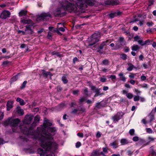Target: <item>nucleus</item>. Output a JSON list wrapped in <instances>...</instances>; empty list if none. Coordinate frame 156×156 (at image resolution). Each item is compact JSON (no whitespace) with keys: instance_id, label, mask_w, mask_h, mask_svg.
Instances as JSON below:
<instances>
[{"instance_id":"obj_1","label":"nucleus","mask_w":156,"mask_h":156,"mask_svg":"<svg viewBox=\"0 0 156 156\" xmlns=\"http://www.w3.org/2000/svg\"><path fill=\"white\" fill-rule=\"evenodd\" d=\"M52 123L49 120L44 119L43 126L37 128V130L33 134L34 138L40 141L41 146L47 149H52L55 150L58 147V144L51 141L52 136L56 131L55 128L51 127Z\"/></svg>"},{"instance_id":"obj_2","label":"nucleus","mask_w":156,"mask_h":156,"mask_svg":"<svg viewBox=\"0 0 156 156\" xmlns=\"http://www.w3.org/2000/svg\"><path fill=\"white\" fill-rule=\"evenodd\" d=\"M75 7V5L68 1H66L62 5V8L58 9L54 12V14L56 16H60L61 15V11L63 9L65 10H67L69 12H72Z\"/></svg>"},{"instance_id":"obj_3","label":"nucleus","mask_w":156,"mask_h":156,"mask_svg":"<svg viewBox=\"0 0 156 156\" xmlns=\"http://www.w3.org/2000/svg\"><path fill=\"white\" fill-rule=\"evenodd\" d=\"M100 34L99 32L94 33L92 35L91 37L88 39L89 42V46H92L98 42L101 37Z\"/></svg>"},{"instance_id":"obj_4","label":"nucleus","mask_w":156,"mask_h":156,"mask_svg":"<svg viewBox=\"0 0 156 156\" xmlns=\"http://www.w3.org/2000/svg\"><path fill=\"white\" fill-rule=\"evenodd\" d=\"M45 150L47 151H44L42 148H39L38 149V152L40 154V156H54L53 151H55L57 148L55 150H53L52 149H47L43 147Z\"/></svg>"},{"instance_id":"obj_5","label":"nucleus","mask_w":156,"mask_h":156,"mask_svg":"<svg viewBox=\"0 0 156 156\" xmlns=\"http://www.w3.org/2000/svg\"><path fill=\"white\" fill-rule=\"evenodd\" d=\"M20 122V120L18 119H13L11 118L9 119L5 122L4 125L7 126L10 125L13 127H16L19 123Z\"/></svg>"},{"instance_id":"obj_6","label":"nucleus","mask_w":156,"mask_h":156,"mask_svg":"<svg viewBox=\"0 0 156 156\" xmlns=\"http://www.w3.org/2000/svg\"><path fill=\"white\" fill-rule=\"evenodd\" d=\"M51 18V15L49 13H42L37 18V20H46Z\"/></svg>"},{"instance_id":"obj_7","label":"nucleus","mask_w":156,"mask_h":156,"mask_svg":"<svg viewBox=\"0 0 156 156\" xmlns=\"http://www.w3.org/2000/svg\"><path fill=\"white\" fill-rule=\"evenodd\" d=\"M123 115V113L122 112H118L116 114L112 117V119L114 122L116 123L121 118Z\"/></svg>"},{"instance_id":"obj_8","label":"nucleus","mask_w":156,"mask_h":156,"mask_svg":"<svg viewBox=\"0 0 156 156\" xmlns=\"http://www.w3.org/2000/svg\"><path fill=\"white\" fill-rule=\"evenodd\" d=\"M10 13L9 11L5 10L3 11L0 15L1 18L3 19H5L9 17L10 15Z\"/></svg>"},{"instance_id":"obj_9","label":"nucleus","mask_w":156,"mask_h":156,"mask_svg":"<svg viewBox=\"0 0 156 156\" xmlns=\"http://www.w3.org/2000/svg\"><path fill=\"white\" fill-rule=\"evenodd\" d=\"M20 129L21 131L23 133L25 134H29V131L30 130V128H27L26 126L24 125H23L20 126Z\"/></svg>"},{"instance_id":"obj_10","label":"nucleus","mask_w":156,"mask_h":156,"mask_svg":"<svg viewBox=\"0 0 156 156\" xmlns=\"http://www.w3.org/2000/svg\"><path fill=\"white\" fill-rule=\"evenodd\" d=\"M33 116L27 115L25 119L23 121L24 123L26 124H29L31 122V121L33 119Z\"/></svg>"},{"instance_id":"obj_11","label":"nucleus","mask_w":156,"mask_h":156,"mask_svg":"<svg viewBox=\"0 0 156 156\" xmlns=\"http://www.w3.org/2000/svg\"><path fill=\"white\" fill-rule=\"evenodd\" d=\"M105 3L107 5H116L118 4L119 1L118 0H109L107 1Z\"/></svg>"},{"instance_id":"obj_12","label":"nucleus","mask_w":156,"mask_h":156,"mask_svg":"<svg viewBox=\"0 0 156 156\" xmlns=\"http://www.w3.org/2000/svg\"><path fill=\"white\" fill-rule=\"evenodd\" d=\"M95 0H85L84 1V3H86L87 5H93L96 2Z\"/></svg>"},{"instance_id":"obj_13","label":"nucleus","mask_w":156,"mask_h":156,"mask_svg":"<svg viewBox=\"0 0 156 156\" xmlns=\"http://www.w3.org/2000/svg\"><path fill=\"white\" fill-rule=\"evenodd\" d=\"M21 22L24 24H30L32 23V21L30 19H21Z\"/></svg>"},{"instance_id":"obj_14","label":"nucleus","mask_w":156,"mask_h":156,"mask_svg":"<svg viewBox=\"0 0 156 156\" xmlns=\"http://www.w3.org/2000/svg\"><path fill=\"white\" fill-rule=\"evenodd\" d=\"M25 31L26 32V34H32L33 31L30 28V26H26V29Z\"/></svg>"},{"instance_id":"obj_15","label":"nucleus","mask_w":156,"mask_h":156,"mask_svg":"<svg viewBox=\"0 0 156 156\" xmlns=\"http://www.w3.org/2000/svg\"><path fill=\"white\" fill-rule=\"evenodd\" d=\"M121 14V12L119 11L115 12L109 14V16L111 18H114L115 16H119Z\"/></svg>"},{"instance_id":"obj_16","label":"nucleus","mask_w":156,"mask_h":156,"mask_svg":"<svg viewBox=\"0 0 156 156\" xmlns=\"http://www.w3.org/2000/svg\"><path fill=\"white\" fill-rule=\"evenodd\" d=\"M101 154H103V152H100L97 151H95L92 153L91 156H98Z\"/></svg>"},{"instance_id":"obj_17","label":"nucleus","mask_w":156,"mask_h":156,"mask_svg":"<svg viewBox=\"0 0 156 156\" xmlns=\"http://www.w3.org/2000/svg\"><path fill=\"white\" fill-rule=\"evenodd\" d=\"M13 103L11 101H9L7 104V110L9 111L13 107Z\"/></svg>"},{"instance_id":"obj_18","label":"nucleus","mask_w":156,"mask_h":156,"mask_svg":"<svg viewBox=\"0 0 156 156\" xmlns=\"http://www.w3.org/2000/svg\"><path fill=\"white\" fill-rule=\"evenodd\" d=\"M16 111L20 115H22L24 114L23 110L21 109L19 106L17 107L16 108Z\"/></svg>"},{"instance_id":"obj_19","label":"nucleus","mask_w":156,"mask_h":156,"mask_svg":"<svg viewBox=\"0 0 156 156\" xmlns=\"http://www.w3.org/2000/svg\"><path fill=\"white\" fill-rule=\"evenodd\" d=\"M40 117L39 116H36L34 118V121L32 124L33 126H34L36 125V123L38 122L40 120Z\"/></svg>"},{"instance_id":"obj_20","label":"nucleus","mask_w":156,"mask_h":156,"mask_svg":"<svg viewBox=\"0 0 156 156\" xmlns=\"http://www.w3.org/2000/svg\"><path fill=\"white\" fill-rule=\"evenodd\" d=\"M148 140L149 141H148V142H147V143H146L145 144H144L142 146V147H144L145 146H146V145H147L149 144V143L151 142L154 141L155 140V138L153 137H151V136H149L148 137Z\"/></svg>"},{"instance_id":"obj_21","label":"nucleus","mask_w":156,"mask_h":156,"mask_svg":"<svg viewBox=\"0 0 156 156\" xmlns=\"http://www.w3.org/2000/svg\"><path fill=\"white\" fill-rule=\"evenodd\" d=\"M118 76H119L120 79L122 81L125 82L126 81V78L124 75L123 73H120L118 74Z\"/></svg>"},{"instance_id":"obj_22","label":"nucleus","mask_w":156,"mask_h":156,"mask_svg":"<svg viewBox=\"0 0 156 156\" xmlns=\"http://www.w3.org/2000/svg\"><path fill=\"white\" fill-rule=\"evenodd\" d=\"M138 42L140 45L143 46L146 44L148 42V41H143L141 39H140L139 40V41H138Z\"/></svg>"},{"instance_id":"obj_23","label":"nucleus","mask_w":156,"mask_h":156,"mask_svg":"<svg viewBox=\"0 0 156 156\" xmlns=\"http://www.w3.org/2000/svg\"><path fill=\"white\" fill-rule=\"evenodd\" d=\"M120 143L122 145H124L129 143L128 140L126 139H122L120 140Z\"/></svg>"},{"instance_id":"obj_24","label":"nucleus","mask_w":156,"mask_h":156,"mask_svg":"<svg viewBox=\"0 0 156 156\" xmlns=\"http://www.w3.org/2000/svg\"><path fill=\"white\" fill-rule=\"evenodd\" d=\"M108 40H107L103 42L99 47V49H103L104 46L107 44H108Z\"/></svg>"},{"instance_id":"obj_25","label":"nucleus","mask_w":156,"mask_h":156,"mask_svg":"<svg viewBox=\"0 0 156 156\" xmlns=\"http://www.w3.org/2000/svg\"><path fill=\"white\" fill-rule=\"evenodd\" d=\"M27 10H21L19 12V16H26L27 14Z\"/></svg>"},{"instance_id":"obj_26","label":"nucleus","mask_w":156,"mask_h":156,"mask_svg":"<svg viewBox=\"0 0 156 156\" xmlns=\"http://www.w3.org/2000/svg\"><path fill=\"white\" fill-rule=\"evenodd\" d=\"M16 101H17L19 102L20 105H23L25 104L24 101L20 98H17Z\"/></svg>"},{"instance_id":"obj_27","label":"nucleus","mask_w":156,"mask_h":156,"mask_svg":"<svg viewBox=\"0 0 156 156\" xmlns=\"http://www.w3.org/2000/svg\"><path fill=\"white\" fill-rule=\"evenodd\" d=\"M43 75H44L45 76H47L48 75H50L51 77L52 76V74L49 72H46L45 71H43L42 73Z\"/></svg>"},{"instance_id":"obj_28","label":"nucleus","mask_w":156,"mask_h":156,"mask_svg":"<svg viewBox=\"0 0 156 156\" xmlns=\"http://www.w3.org/2000/svg\"><path fill=\"white\" fill-rule=\"evenodd\" d=\"M139 49V46L137 45H133L132 47V50L133 51H136Z\"/></svg>"},{"instance_id":"obj_29","label":"nucleus","mask_w":156,"mask_h":156,"mask_svg":"<svg viewBox=\"0 0 156 156\" xmlns=\"http://www.w3.org/2000/svg\"><path fill=\"white\" fill-rule=\"evenodd\" d=\"M129 67L127 68V70L128 71H131L134 67V66L131 63H129L128 64Z\"/></svg>"},{"instance_id":"obj_30","label":"nucleus","mask_w":156,"mask_h":156,"mask_svg":"<svg viewBox=\"0 0 156 156\" xmlns=\"http://www.w3.org/2000/svg\"><path fill=\"white\" fill-rule=\"evenodd\" d=\"M19 74H18V75H16V76H13V77H12L11 79V81L12 82H13L14 81H16L18 78V76H19Z\"/></svg>"},{"instance_id":"obj_31","label":"nucleus","mask_w":156,"mask_h":156,"mask_svg":"<svg viewBox=\"0 0 156 156\" xmlns=\"http://www.w3.org/2000/svg\"><path fill=\"white\" fill-rule=\"evenodd\" d=\"M120 58L123 60H126L127 59V56L125 54H121L120 55Z\"/></svg>"},{"instance_id":"obj_32","label":"nucleus","mask_w":156,"mask_h":156,"mask_svg":"<svg viewBox=\"0 0 156 156\" xmlns=\"http://www.w3.org/2000/svg\"><path fill=\"white\" fill-rule=\"evenodd\" d=\"M102 63L103 65H108L109 64V62L108 60L105 59L102 61Z\"/></svg>"},{"instance_id":"obj_33","label":"nucleus","mask_w":156,"mask_h":156,"mask_svg":"<svg viewBox=\"0 0 156 156\" xmlns=\"http://www.w3.org/2000/svg\"><path fill=\"white\" fill-rule=\"evenodd\" d=\"M126 96L128 98L131 99L133 97V94H132L129 93L126 94Z\"/></svg>"},{"instance_id":"obj_34","label":"nucleus","mask_w":156,"mask_h":156,"mask_svg":"<svg viewBox=\"0 0 156 156\" xmlns=\"http://www.w3.org/2000/svg\"><path fill=\"white\" fill-rule=\"evenodd\" d=\"M62 80L65 84L66 83L68 82V80L66 77L63 76L62 77Z\"/></svg>"},{"instance_id":"obj_35","label":"nucleus","mask_w":156,"mask_h":156,"mask_svg":"<svg viewBox=\"0 0 156 156\" xmlns=\"http://www.w3.org/2000/svg\"><path fill=\"white\" fill-rule=\"evenodd\" d=\"M134 132H135V130L133 129H130L129 130V133L131 136L134 135Z\"/></svg>"},{"instance_id":"obj_36","label":"nucleus","mask_w":156,"mask_h":156,"mask_svg":"<svg viewBox=\"0 0 156 156\" xmlns=\"http://www.w3.org/2000/svg\"><path fill=\"white\" fill-rule=\"evenodd\" d=\"M100 81L102 82H105L106 81L107 79L105 76H103V77H100Z\"/></svg>"},{"instance_id":"obj_37","label":"nucleus","mask_w":156,"mask_h":156,"mask_svg":"<svg viewBox=\"0 0 156 156\" xmlns=\"http://www.w3.org/2000/svg\"><path fill=\"white\" fill-rule=\"evenodd\" d=\"M110 145L112 146L113 148H116L117 147V144L115 142H113L110 144Z\"/></svg>"},{"instance_id":"obj_38","label":"nucleus","mask_w":156,"mask_h":156,"mask_svg":"<svg viewBox=\"0 0 156 156\" xmlns=\"http://www.w3.org/2000/svg\"><path fill=\"white\" fill-rule=\"evenodd\" d=\"M153 24L154 23L152 22H147V25L149 27H151L152 26Z\"/></svg>"},{"instance_id":"obj_39","label":"nucleus","mask_w":156,"mask_h":156,"mask_svg":"<svg viewBox=\"0 0 156 156\" xmlns=\"http://www.w3.org/2000/svg\"><path fill=\"white\" fill-rule=\"evenodd\" d=\"M146 131L147 132L149 133H152V130L150 128H147L146 129Z\"/></svg>"},{"instance_id":"obj_40","label":"nucleus","mask_w":156,"mask_h":156,"mask_svg":"<svg viewBox=\"0 0 156 156\" xmlns=\"http://www.w3.org/2000/svg\"><path fill=\"white\" fill-rule=\"evenodd\" d=\"M139 96H135L134 98V101H138L140 100Z\"/></svg>"},{"instance_id":"obj_41","label":"nucleus","mask_w":156,"mask_h":156,"mask_svg":"<svg viewBox=\"0 0 156 156\" xmlns=\"http://www.w3.org/2000/svg\"><path fill=\"white\" fill-rule=\"evenodd\" d=\"M141 38L138 36H137L134 37V41H137L138 42L140 39Z\"/></svg>"},{"instance_id":"obj_42","label":"nucleus","mask_w":156,"mask_h":156,"mask_svg":"<svg viewBox=\"0 0 156 156\" xmlns=\"http://www.w3.org/2000/svg\"><path fill=\"white\" fill-rule=\"evenodd\" d=\"M4 116V113L0 111V120H1L3 119Z\"/></svg>"},{"instance_id":"obj_43","label":"nucleus","mask_w":156,"mask_h":156,"mask_svg":"<svg viewBox=\"0 0 156 156\" xmlns=\"http://www.w3.org/2000/svg\"><path fill=\"white\" fill-rule=\"evenodd\" d=\"M136 74H133L130 73V74L129 75V77L131 79H133L134 78Z\"/></svg>"},{"instance_id":"obj_44","label":"nucleus","mask_w":156,"mask_h":156,"mask_svg":"<svg viewBox=\"0 0 156 156\" xmlns=\"http://www.w3.org/2000/svg\"><path fill=\"white\" fill-rule=\"evenodd\" d=\"M140 79L142 81H144L147 79V77L144 76L142 75L140 77Z\"/></svg>"},{"instance_id":"obj_45","label":"nucleus","mask_w":156,"mask_h":156,"mask_svg":"<svg viewBox=\"0 0 156 156\" xmlns=\"http://www.w3.org/2000/svg\"><path fill=\"white\" fill-rule=\"evenodd\" d=\"M102 104V103H97L96 106L98 108H100L101 107L103 106Z\"/></svg>"},{"instance_id":"obj_46","label":"nucleus","mask_w":156,"mask_h":156,"mask_svg":"<svg viewBox=\"0 0 156 156\" xmlns=\"http://www.w3.org/2000/svg\"><path fill=\"white\" fill-rule=\"evenodd\" d=\"M27 83V82L26 81H24V82L22 84V86L21 87V89H23L24 87H25V86H26V84Z\"/></svg>"},{"instance_id":"obj_47","label":"nucleus","mask_w":156,"mask_h":156,"mask_svg":"<svg viewBox=\"0 0 156 156\" xmlns=\"http://www.w3.org/2000/svg\"><path fill=\"white\" fill-rule=\"evenodd\" d=\"M77 0L78 2V3H80V5H82L83 4H84V1H85V0Z\"/></svg>"},{"instance_id":"obj_48","label":"nucleus","mask_w":156,"mask_h":156,"mask_svg":"<svg viewBox=\"0 0 156 156\" xmlns=\"http://www.w3.org/2000/svg\"><path fill=\"white\" fill-rule=\"evenodd\" d=\"M81 144L80 142H77L76 144V148H79V147H80Z\"/></svg>"},{"instance_id":"obj_49","label":"nucleus","mask_w":156,"mask_h":156,"mask_svg":"<svg viewBox=\"0 0 156 156\" xmlns=\"http://www.w3.org/2000/svg\"><path fill=\"white\" fill-rule=\"evenodd\" d=\"M139 140V137L137 136H134L133 138V140L134 141H137Z\"/></svg>"},{"instance_id":"obj_50","label":"nucleus","mask_w":156,"mask_h":156,"mask_svg":"<svg viewBox=\"0 0 156 156\" xmlns=\"http://www.w3.org/2000/svg\"><path fill=\"white\" fill-rule=\"evenodd\" d=\"M76 105V103L75 101H73V102H72L70 104V106L71 107H74Z\"/></svg>"},{"instance_id":"obj_51","label":"nucleus","mask_w":156,"mask_h":156,"mask_svg":"<svg viewBox=\"0 0 156 156\" xmlns=\"http://www.w3.org/2000/svg\"><path fill=\"white\" fill-rule=\"evenodd\" d=\"M145 142V140L142 139H140L139 140V143L141 144H143Z\"/></svg>"},{"instance_id":"obj_52","label":"nucleus","mask_w":156,"mask_h":156,"mask_svg":"<svg viewBox=\"0 0 156 156\" xmlns=\"http://www.w3.org/2000/svg\"><path fill=\"white\" fill-rule=\"evenodd\" d=\"M58 29L62 32H64L65 31V29L62 27H58Z\"/></svg>"},{"instance_id":"obj_53","label":"nucleus","mask_w":156,"mask_h":156,"mask_svg":"<svg viewBox=\"0 0 156 156\" xmlns=\"http://www.w3.org/2000/svg\"><path fill=\"white\" fill-rule=\"evenodd\" d=\"M110 78L113 80L116 79V76L114 75H111L110 76Z\"/></svg>"},{"instance_id":"obj_54","label":"nucleus","mask_w":156,"mask_h":156,"mask_svg":"<svg viewBox=\"0 0 156 156\" xmlns=\"http://www.w3.org/2000/svg\"><path fill=\"white\" fill-rule=\"evenodd\" d=\"M154 0H149V2L150 3V4L149 5V6H150L151 5L153 4Z\"/></svg>"},{"instance_id":"obj_55","label":"nucleus","mask_w":156,"mask_h":156,"mask_svg":"<svg viewBox=\"0 0 156 156\" xmlns=\"http://www.w3.org/2000/svg\"><path fill=\"white\" fill-rule=\"evenodd\" d=\"M50 53L52 55H59V53H58L56 52L55 51L51 52H50Z\"/></svg>"},{"instance_id":"obj_56","label":"nucleus","mask_w":156,"mask_h":156,"mask_svg":"<svg viewBox=\"0 0 156 156\" xmlns=\"http://www.w3.org/2000/svg\"><path fill=\"white\" fill-rule=\"evenodd\" d=\"M77 135L81 138H82L83 136V135L82 133H78L77 134Z\"/></svg>"},{"instance_id":"obj_57","label":"nucleus","mask_w":156,"mask_h":156,"mask_svg":"<svg viewBox=\"0 0 156 156\" xmlns=\"http://www.w3.org/2000/svg\"><path fill=\"white\" fill-rule=\"evenodd\" d=\"M18 32L19 33H22L23 35H25L26 34V32L25 31V32L22 30H19L18 31Z\"/></svg>"},{"instance_id":"obj_58","label":"nucleus","mask_w":156,"mask_h":156,"mask_svg":"<svg viewBox=\"0 0 156 156\" xmlns=\"http://www.w3.org/2000/svg\"><path fill=\"white\" fill-rule=\"evenodd\" d=\"M78 110L76 109H75L72 111V113L73 114H76Z\"/></svg>"},{"instance_id":"obj_59","label":"nucleus","mask_w":156,"mask_h":156,"mask_svg":"<svg viewBox=\"0 0 156 156\" xmlns=\"http://www.w3.org/2000/svg\"><path fill=\"white\" fill-rule=\"evenodd\" d=\"M140 101H141L142 102H144L145 101V99H144V98L141 97H140Z\"/></svg>"},{"instance_id":"obj_60","label":"nucleus","mask_w":156,"mask_h":156,"mask_svg":"<svg viewBox=\"0 0 156 156\" xmlns=\"http://www.w3.org/2000/svg\"><path fill=\"white\" fill-rule=\"evenodd\" d=\"M130 83L131 84L133 85L135 83V80L132 79L130 80Z\"/></svg>"},{"instance_id":"obj_61","label":"nucleus","mask_w":156,"mask_h":156,"mask_svg":"<svg viewBox=\"0 0 156 156\" xmlns=\"http://www.w3.org/2000/svg\"><path fill=\"white\" fill-rule=\"evenodd\" d=\"M101 134L99 132H98L97 133V135H96V136L97 138H98L101 137Z\"/></svg>"},{"instance_id":"obj_62","label":"nucleus","mask_w":156,"mask_h":156,"mask_svg":"<svg viewBox=\"0 0 156 156\" xmlns=\"http://www.w3.org/2000/svg\"><path fill=\"white\" fill-rule=\"evenodd\" d=\"M154 119V116L153 115H151L150 116V122H151Z\"/></svg>"},{"instance_id":"obj_63","label":"nucleus","mask_w":156,"mask_h":156,"mask_svg":"<svg viewBox=\"0 0 156 156\" xmlns=\"http://www.w3.org/2000/svg\"><path fill=\"white\" fill-rule=\"evenodd\" d=\"M79 91L78 90H74L73 91V93L74 95L77 94L79 92Z\"/></svg>"},{"instance_id":"obj_64","label":"nucleus","mask_w":156,"mask_h":156,"mask_svg":"<svg viewBox=\"0 0 156 156\" xmlns=\"http://www.w3.org/2000/svg\"><path fill=\"white\" fill-rule=\"evenodd\" d=\"M85 101V99L83 98H81L79 99L80 102H82Z\"/></svg>"}]
</instances>
